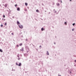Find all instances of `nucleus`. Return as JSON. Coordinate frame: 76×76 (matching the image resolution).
Here are the masks:
<instances>
[{
	"instance_id": "26",
	"label": "nucleus",
	"mask_w": 76,
	"mask_h": 76,
	"mask_svg": "<svg viewBox=\"0 0 76 76\" xmlns=\"http://www.w3.org/2000/svg\"><path fill=\"white\" fill-rule=\"evenodd\" d=\"M15 7H16L17 6V4H15Z\"/></svg>"
},
{
	"instance_id": "17",
	"label": "nucleus",
	"mask_w": 76,
	"mask_h": 76,
	"mask_svg": "<svg viewBox=\"0 0 76 76\" xmlns=\"http://www.w3.org/2000/svg\"><path fill=\"white\" fill-rule=\"evenodd\" d=\"M75 23H73V24H72V25H73V26H75Z\"/></svg>"
},
{
	"instance_id": "24",
	"label": "nucleus",
	"mask_w": 76,
	"mask_h": 76,
	"mask_svg": "<svg viewBox=\"0 0 76 76\" xmlns=\"http://www.w3.org/2000/svg\"><path fill=\"white\" fill-rule=\"evenodd\" d=\"M11 34L12 35H13V33H12V34Z\"/></svg>"
},
{
	"instance_id": "6",
	"label": "nucleus",
	"mask_w": 76,
	"mask_h": 76,
	"mask_svg": "<svg viewBox=\"0 0 76 76\" xmlns=\"http://www.w3.org/2000/svg\"><path fill=\"white\" fill-rule=\"evenodd\" d=\"M54 13H56V12H57V11H56L55 10H54Z\"/></svg>"
},
{
	"instance_id": "7",
	"label": "nucleus",
	"mask_w": 76,
	"mask_h": 76,
	"mask_svg": "<svg viewBox=\"0 0 76 76\" xmlns=\"http://www.w3.org/2000/svg\"><path fill=\"white\" fill-rule=\"evenodd\" d=\"M57 6H60V4H59V3H57Z\"/></svg>"
},
{
	"instance_id": "28",
	"label": "nucleus",
	"mask_w": 76,
	"mask_h": 76,
	"mask_svg": "<svg viewBox=\"0 0 76 76\" xmlns=\"http://www.w3.org/2000/svg\"><path fill=\"white\" fill-rule=\"evenodd\" d=\"M54 44H56V42H54Z\"/></svg>"
},
{
	"instance_id": "34",
	"label": "nucleus",
	"mask_w": 76,
	"mask_h": 76,
	"mask_svg": "<svg viewBox=\"0 0 76 76\" xmlns=\"http://www.w3.org/2000/svg\"><path fill=\"white\" fill-rule=\"evenodd\" d=\"M58 76H61V75H59Z\"/></svg>"
},
{
	"instance_id": "9",
	"label": "nucleus",
	"mask_w": 76,
	"mask_h": 76,
	"mask_svg": "<svg viewBox=\"0 0 76 76\" xmlns=\"http://www.w3.org/2000/svg\"><path fill=\"white\" fill-rule=\"evenodd\" d=\"M18 57H19V54H18L17 56Z\"/></svg>"
},
{
	"instance_id": "10",
	"label": "nucleus",
	"mask_w": 76,
	"mask_h": 76,
	"mask_svg": "<svg viewBox=\"0 0 76 76\" xmlns=\"http://www.w3.org/2000/svg\"><path fill=\"white\" fill-rule=\"evenodd\" d=\"M7 6V4H5L4 5V7H6Z\"/></svg>"
},
{
	"instance_id": "11",
	"label": "nucleus",
	"mask_w": 76,
	"mask_h": 76,
	"mask_svg": "<svg viewBox=\"0 0 76 76\" xmlns=\"http://www.w3.org/2000/svg\"><path fill=\"white\" fill-rule=\"evenodd\" d=\"M64 24H65V25H67V22H64Z\"/></svg>"
},
{
	"instance_id": "36",
	"label": "nucleus",
	"mask_w": 76,
	"mask_h": 76,
	"mask_svg": "<svg viewBox=\"0 0 76 76\" xmlns=\"http://www.w3.org/2000/svg\"><path fill=\"white\" fill-rule=\"evenodd\" d=\"M26 41H27V39H26Z\"/></svg>"
},
{
	"instance_id": "37",
	"label": "nucleus",
	"mask_w": 76,
	"mask_h": 76,
	"mask_svg": "<svg viewBox=\"0 0 76 76\" xmlns=\"http://www.w3.org/2000/svg\"><path fill=\"white\" fill-rule=\"evenodd\" d=\"M21 56H22V55H21Z\"/></svg>"
},
{
	"instance_id": "16",
	"label": "nucleus",
	"mask_w": 76,
	"mask_h": 76,
	"mask_svg": "<svg viewBox=\"0 0 76 76\" xmlns=\"http://www.w3.org/2000/svg\"><path fill=\"white\" fill-rule=\"evenodd\" d=\"M22 45V43H20L19 44L20 46H21V45Z\"/></svg>"
},
{
	"instance_id": "2",
	"label": "nucleus",
	"mask_w": 76,
	"mask_h": 76,
	"mask_svg": "<svg viewBox=\"0 0 76 76\" xmlns=\"http://www.w3.org/2000/svg\"><path fill=\"white\" fill-rule=\"evenodd\" d=\"M18 25L20 28V29H22V28H23V26H22V25Z\"/></svg>"
},
{
	"instance_id": "20",
	"label": "nucleus",
	"mask_w": 76,
	"mask_h": 76,
	"mask_svg": "<svg viewBox=\"0 0 76 76\" xmlns=\"http://www.w3.org/2000/svg\"><path fill=\"white\" fill-rule=\"evenodd\" d=\"M3 17L4 18H5V15H3Z\"/></svg>"
},
{
	"instance_id": "33",
	"label": "nucleus",
	"mask_w": 76,
	"mask_h": 76,
	"mask_svg": "<svg viewBox=\"0 0 76 76\" xmlns=\"http://www.w3.org/2000/svg\"><path fill=\"white\" fill-rule=\"evenodd\" d=\"M25 11H26V10H25Z\"/></svg>"
},
{
	"instance_id": "21",
	"label": "nucleus",
	"mask_w": 76,
	"mask_h": 76,
	"mask_svg": "<svg viewBox=\"0 0 76 76\" xmlns=\"http://www.w3.org/2000/svg\"><path fill=\"white\" fill-rule=\"evenodd\" d=\"M20 58L18 57V60H20Z\"/></svg>"
},
{
	"instance_id": "32",
	"label": "nucleus",
	"mask_w": 76,
	"mask_h": 76,
	"mask_svg": "<svg viewBox=\"0 0 76 76\" xmlns=\"http://www.w3.org/2000/svg\"><path fill=\"white\" fill-rule=\"evenodd\" d=\"M40 47H41V45L40 46Z\"/></svg>"
},
{
	"instance_id": "23",
	"label": "nucleus",
	"mask_w": 76,
	"mask_h": 76,
	"mask_svg": "<svg viewBox=\"0 0 76 76\" xmlns=\"http://www.w3.org/2000/svg\"><path fill=\"white\" fill-rule=\"evenodd\" d=\"M72 31H74V29H72Z\"/></svg>"
},
{
	"instance_id": "1",
	"label": "nucleus",
	"mask_w": 76,
	"mask_h": 76,
	"mask_svg": "<svg viewBox=\"0 0 76 76\" xmlns=\"http://www.w3.org/2000/svg\"><path fill=\"white\" fill-rule=\"evenodd\" d=\"M16 64L17 66H20L22 65V64L21 63H20L19 64H18L17 63H16Z\"/></svg>"
},
{
	"instance_id": "13",
	"label": "nucleus",
	"mask_w": 76,
	"mask_h": 76,
	"mask_svg": "<svg viewBox=\"0 0 76 76\" xmlns=\"http://www.w3.org/2000/svg\"><path fill=\"white\" fill-rule=\"evenodd\" d=\"M25 5H26V6H27V5H28V4H27V3H25Z\"/></svg>"
},
{
	"instance_id": "27",
	"label": "nucleus",
	"mask_w": 76,
	"mask_h": 76,
	"mask_svg": "<svg viewBox=\"0 0 76 76\" xmlns=\"http://www.w3.org/2000/svg\"><path fill=\"white\" fill-rule=\"evenodd\" d=\"M75 63H76V60H75Z\"/></svg>"
},
{
	"instance_id": "18",
	"label": "nucleus",
	"mask_w": 76,
	"mask_h": 76,
	"mask_svg": "<svg viewBox=\"0 0 76 76\" xmlns=\"http://www.w3.org/2000/svg\"><path fill=\"white\" fill-rule=\"evenodd\" d=\"M5 26H6V25H7V23H5Z\"/></svg>"
},
{
	"instance_id": "4",
	"label": "nucleus",
	"mask_w": 76,
	"mask_h": 76,
	"mask_svg": "<svg viewBox=\"0 0 76 76\" xmlns=\"http://www.w3.org/2000/svg\"><path fill=\"white\" fill-rule=\"evenodd\" d=\"M24 48H22L20 50H21V51H24V50H23Z\"/></svg>"
},
{
	"instance_id": "3",
	"label": "nucleus",
	"mask_w": 76,
	"mask_h": 76,
	"mask_svg": "<svg viewBox=\"0 0 76 76\" xmlns=\"http://www.w3.org/2000/svg\"><path fill=\"white\" fill-rule=\"evenodd\" d=\"M46 55L47 56H48V55H49V53H48V51H47Z\"/></svg>"
},
{
	"instance_id": "25",
	"label": "nucleus",
	"mask_w": 76,
	"mask_h": 76,
	"mask_svg": "<svg viewBox=\"0 0 76 76\" xmlns=\"http://www.w3.org/2000/svg\"><path fill=\"white\" fill-rule=\"evenodd\" d=\"M17 47H19V45H17Z\"/></svg>"
},
{
	"instance_id": "29",
	"label": "nucleus",
	"mask_w": 76,
	"mask_h": 76,
	"mask_svg": "<svg viewBox=\"0 0 76 76\" xmlns=\"http://www.w3.org/2000/svg\"><path fill=\"white\" fill-rule=\"evenodd\" d=\"M70 1H72V0H69Z\"/></svg>"
},
{
	"instance_id": "5",
	"label": "nucleus",
	"mask_w": 76,
	"mask_h": 76,
	"mask_svg": "<svg viewBox=\"0 0 76 76\" xmlns=\"http://www.w3.org/2000/svg\"><path fill=\"white\" fill-rule=\"evenodd\" d=\"M17 10L18 11H20V8H18L17 9Z\"/></svg>"
},
{
	"instance_id": "35",
	"label": "nucleus",
	"mask_w": 76,
	"mask_h": 76,
	"mask_svg": "<svg viewBox=\"0 0 76 76\" xmlns=\"http://www.w3.org/2000/svg\"><path fill=\"white\" fill-rule=\"evenodd\" d=\"M61 2L62 3V1H61Z\"/></svg>"
},
{
	"instance_id": "14",
	"label": "nucleus",
	"mask_w": 76,
	"mask_h": 76,
	"mask_svg": "<svg viewBox=\"0 0 76 76\" xmlns=\"http://www.w3.org/2000/svg\"><path fill=\"white\" fill-rule=\"evenodd\" d=\"M44 28H41V30L42 31H44Z\"/></svg>"
},
{
	"instance_id": "22",
	"label": "nucleus",
	"mask_w": 76,
	"mask_h": 76,
	"mask_svg": "<svg viewBox=\"0 0 76 76\" xmlns=\"http://www.w3.org/2000/svg\"><path fill=\"white\" fill-rule=\"evenodd\" d=\"M2 20H5V19H4V18H2Z\"/></svg>"
},
{
	"instance_id": "12",
	"label": "nucleus",
	"mask_w": 76,
	"mask_h": 76,
	"mask_svg": "<svg viewBox=\"0 0 76 76\" xmlns=\"http://www.w3.org/2000/svg\"><path fill=\"white\" fill-rule=\"evenodd\" d=\"M0 52L2 53V52H3V50H2L1 49H0Z\"/></svg>"
},
{
	"instance_id": "8",
	"label": "nucleus",
	"mask_w": 76,
	"mask_h": 76,
	"mask_svg": "<svg viewBox=\"0 0 76 76\" xmlns=\"http://www.w3.org/2000/svg\"><path fill=\"white\" fill-rule=\"evenodd\" d=\"M17 24H20V23H19V22L18 21H17Z\"/></svg>"
},
{
	"instance_id": "31",
	"label": "nucleus",
	"mask_w": 76,
	"mask_h": 76,
	"mask_svg": "<svg viewBox=\"0 0 76 76\" xmlns=\"http://www.w3.org/2000/svg\"><path fill=\"white\" fill-rule=\"evenodd\" d=\"M13 70L14 71H15V69H14V70Z\"/></svg>"
},
{
	"instance_id": "19",
	"label": "nucleus",
	"mask_w": 76,
	"mask_h": 76,
	"mask_svg": "<svg viewBox=\"0 0 76 76\" xmlns=\"http://www.w3.org/2000/svg\"><path fill=\"white\" fill-rule=\"evenodd\" d=\"M3 24H2L1 25V27H3Z\"/></svg>"
},
{
	"instance_id": "15",
	"label": "nucleus",
	"mask_w": 76,
	"mask_h": 76,
	"mask_svg": "<svg viewBox=\"0 0 76 76\" xmlns=\"http://www.w3.org/2000/svg\"><path fill=\"white\" fill-rule=\"evenodd\" d=\"M36 12H39V10H36Z\"/></svg>"
},
{
	"instance_id": "30",
	"label": "nucleus",
	"mask_w": 76,
	"mask_h": 76,
	"mask_svg": "<svg viewBox=\"0 0 76 76\" xmlns=\"http://www.w3.org/2000/svg\"><path fill=\"white\" fill-rule=\"evenodd\" d=\"M12 18H13H13H14V16L12 17Z\"/></svg>"
}]
</instances>
